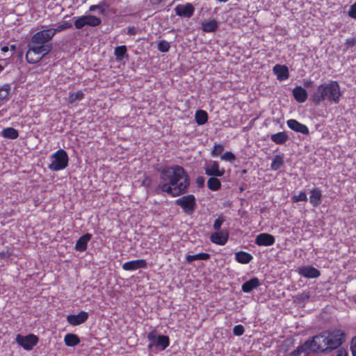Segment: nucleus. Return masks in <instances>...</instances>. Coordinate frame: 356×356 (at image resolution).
Instances as JSON below:
<instances>
[{"mask_svg": "<svg viewBox=\"0 0 356 356\" xmlns=\"http://www.w3.org/2000/svg\"><path fill=\"white\" fill-rule=\"evenodd\" d=\"M159 188L173 197L184 194L189 186V179L185 170L179 165L169 167L161 172Z\"/></svg>", "mask_w": 356, "mask_h": 356, "instance_id": "obj_1", "label": "nucleus"}, {"mask_svg": "<svg viewBox=\"0 0 356 356\" xmlns=\"http://www.w3.org/2000/svg\"><path fill=\"white\" fill-rule=\"evenodd\" d=\"M345 334L341 330H327L309 339L313 353H325L338 348L344 341Z\"/></svg>", "mask_w": 356, "mask_h": 356, "instance_id": "obj_2", "label": "nucleus"}, {"mask_svg": "<svg viewBox=\"0 0 356 356\" xmlns=\"http://www.w3.org/2000/svg\"><path fill=\"white\" fill-rule=\"evenodd\" d=\"M147 339L149 341L147 348L152 350L163 351L170 346L169 337L159 334L155 329L147 334Z\"/></svg>", "mask_w": 356, "mask_h": 356, "instance_id": "obj_3", "label": "nucleus"}, {"mask_svg": "<svg viewBox=\"0 0 356 356\" xmlns=\"http://www.w3.org/2000/svg\"><path fill=\"white\" fill-rule=\"evenodd\" d=\"M50 160L48 168L52 171H60L67 166L69 156L66 151L60 149L51 155Z\"/></svg>", "mask_w": 356, "mask_h": 356, "instance_id": "obj_4", "label": "nucleus"}, {"mask_svg": "<svg viewBox=\"0 0 356 356\" xmlns=\"http://www.w3.org/2000/svg\"><path fill=\"white\" fill-rule=\"evenodd\" d=\"M176 203L188 214L193 213L196 206L195 198L193 195L183 196L177 199Z\"/></svg>", "mask_w": 356, "mask_h": 356, "instance_id": "obj_5", "label": "nucleus"}, {"mask_svg": "<svg viewBox=\"0 0 356 356\" xmlns=\"http://www.w3.org/2000/svg\"><path fill=\"white\" fill-rule=\"evenodd\" d=\"M15 340L19 346L26 350H32L33 346H35L38 342V338L33 334H30L26 336L17 334Z\"/></svg>", "mask_w": 356, "mask_h": 356, "instance_id": "obj_6", "label": "nucleus"}, {"mask_svg": "<svg viewBox=\"0 0 356 356\" xmlns=\"http://www.w3.org/2000/svg\"><path fill=\"white\" fill-rule=\"evenodd\" d=\"M54 35L50 29L38 31L33 35L31 38L32 44H45L53 38Z\"/></svg>", "mask_w": 356, "mask_h": 356, "instance_id": "obj_7", "label": "nucleus"}, {"mask_svg": "<svg viewBox=\"0 0 356 356\" xmlns=\"http://www.w3.org/2000/svg\"><path fill=\"white\" fill-rule=\"evenodd\" d=\"M205 174L211 177H222L225 174L224 168H220L217 161H211L204 166Z\"/></svg>", "mask_w": 356, "mask_h": 356, "instance_id": "obj_8", "label": "nucleus"}, {"mask_svg": "<svg viewBox=\"0 0 356 356\" xmlns=\"http://www.w3.org/2000/svg\"><path fill=\"white\" fill-rule=\"evenodd\" d=\"M175 13L179 17L189 18L193 15L195 8L191 3L179 4L174 8Z\"/></svg>", "mask_w": 356, "mask_h": 356, "instance_id": "obj_9", "label": "nucleus"}, {"mask_svg": "<svg viewBox=\"0 0 356 356\" xmlns=\"http://www.w3.org/2000/svg\"><path fill=\"white\" fill-rule=\"evenodd\" d=\"M298 273L305 278H317L321 275L320 271L312 266H303L297 270Z\"/></svg>", "mask_w": 356, "mask_h": 356, "instance_id": "obj_10", "label": "nucleus"}, {"mask_svg": "<svg viewBox=\"0 0 356 356\" xmlns=\"http://www.w3.org/2000/svg\"><path fill=\"white\" fill-rule=\"evenodd\" d=\"M229 239V232L227 230H221L213 232L210 236V241L216 245H224Z\"/></svg>", "mask_w": 356, "mask_h": 356, "instance_id": "obj_11", "label": "nucleus"}, {"mask_svg": "<svg viewBox=\"0 0 356 356\" xmlns=\"http://www.w3.org/2000/svg\"><path fill=\"white\" fill-rule=\"evenodd\" d=\"M88 314L86 312L81 311L78 314L68 315L67 316V323L73 326L81 325L85 323L88 318Z\"/></svg>", "mask_w": 356, "mask_h": 356, "instance_id": "obj_12", "label": "nucleus"}, {"mask_svg": "<svg viewBox=\"0 0 356 356\" xmlns=\"http://www.w3.org/2000/svg\"><path fill=\"white\" fill-rule=\"evenodd\" d=\"M147 261L145 259H137L125 262L122 264V269L127 271H133L140 268H145Z\"/></svg>", "mask_w": 356, "mask_h": 356, "instance_id": "obj_13", "label": "nucleus"}, {"mask_svg": "<svg viewBox=\"0 0 356 356\" xmlns=\"http://www.w3.org/2000/svg\"><path fill=\"white\" fill-rule=\"evenodd\" d=\"M29 47V54L35 52L36 54L41 56L42 58L48 54L51 50V46L50 44H36L31 42Z\"/></svg>", "mask_w": 356, "mask_h": 356, "instance_id": "obj_14", "label": "nucleus"}, {"mask_svg": "<svg viewBox=\"0 0 356 356\" xmlns=\"http://www.w3.org/2000/svg\"><path fill=\"white\" fill-rule=\"evenodd\" d=\"M287 126L293 131L302 134L304 135H308L309 134V130L308 127L299 122L296 120L290 119L286 121Z\"/></svg>", "mask_w": 356, "mask_h": 356, "instance_id": "obj_15", "label": "nucleus"}, {"mask_svg": "<svg viewBox=\"0 0 356 356\" xmlns=\"http://www.w3.org/2000/svg\"><path fill=\"white\" fill-rule=\"evenodd\" d=\"M275 237L267 233H261L257 236L255 243L259 246H270L275 243Z\"/></svg>", "mask_w": 356, "mask_h": 356, "instance_id": "obj_16", "label": "nucleus"}, {"mask_svg": "<svg viewBox=\"0 0 356 356\" xmlns=\"http://www.w3.org/2000/svg\"><path fill=\"white\" fill-rule=\"evenodd\" d=\"M273 71L276 75L277 79L280 81H284L289 76L288 67L284 65H275L273 68Z\"/></svg>", "mask_w": 356, "mask_h": 356, "instance_id": "obj_17", "label": "nucleus"}, {"mask_svg": "<svg viewBox=\"0 0 356 356\" xmlns=\"http://www.w3.org/2000/svg\"><path fill=\"white\" fill-rule=\"evenodd\" d=\"M322 191L316 187L313 188L309 192V202L314 207H318L321 203Z\"/></svg>", "mask_w": 356, "mask_h": 356, "instance_id": "obj_18", "label": "nucleus"}, {"mask_svg": "<svg viewBox=\"0 0 356 356\" xmlns=\"http://www.w3.org/2000/svg\"><path fill=\"white\" fill-rule=\"evenodd\" d=\"M91 238L92 234L89 233L83 234L76 241L74 249L79 252H84L86 250L88 243L90 241Z\"/></svg>", "mask_w": 356, "mask_h": 356, "instance_id": "obj_19", "label": "nucleus"}, {"mask_svg": "<svg viewBox=\"0 0 356 356\" xmlns=\"http://www.w3.org/2000/svg\"><path fill=\"white\" fill-rule=\"evenodd\" d=\"M261 285V282L257 277H252L245 282L241 286V290L244 293H250Z\"/></svg>", "mask_w": 356, "mask_h": 356, "instance_id": "obj_20", "label": "nucleus"}, {"mask_svg": "<svg viewBox=\"0 0 356 356\" xmlns=\"http://www.w3.org/2000/svg\"><path fill=\"white\" fill-rule=\"evenodd\" d=\"M311 352H312V347L308 339L303 344L299 346L295 350L290 353L289 356H300L302 353L308 354Z\"/></svg>", "mask_w": 356, "mask_h": 356, "instance_id": "obj_21", "label": "nucleus"}, {"mask_svg": "<svg viewBox=\"0 0 356 356\" xmlns=\"http://www.w3.org/2000/svg\"><path fill=\"white\" fill-rule=\"evenodd\" d=\"M253 259V257L251 254L240 251L235 253V259L240 264H247L251 261Z\"/></svg>", "mask_w": 356, "mask_h": 356, "instance_id": "obj_22", "label": "nucleus"}, {"mask_svg": "<svg viewBox=\"0 0 356 356\" xmlns=\"http://www.w3.org/2000/svg\"><path fill=\"white\" fill-rule=\"evenodd\" d=\"M288 139L289 136L284 131L278 132L270 136V140L277 145H283Z\"/></svg>", "mask_w": 356, "mask_h": 356, "instance_id": "obj_23", "label": "nucleus"}, {"mask_svg": "<svg viewBox=\"0 0 356 356\" xmlns=\"http://www.w3.org/2000/svg\"><path fill=\"white\" fill-rule=\"evenodd\" d=\"M217 29L218 23L215 19L204 21L202 22V30L205 33L214 32Z\"/></svg>", "mask_w": 356, "mask_h": 356, "instance_id": "obj_24", "label": "nucleus"}, {"mask_svg": "<svg viewBox=\"0 0 356 356\" xmlns=\"http://www.w3.org/2000/svg\"><path fill=\"white\" fill-rule=\"evenodd\" d=\"M64 342L66 346L74 347L80 343V339L76 334L69 333L65 335Z\"/></svg>", "mask_w": 356, "mask_h": 356, "instance_id": "obj_25", "label": "nucleus"}, {"mask_svg": "<svg viewBox=\"0 0 356 356\" xmlns=\"http://www.w3.org/2000/svg\"><path fill=\"white\" fill-rule=\"evenodd\" d=\"M1 135L5 138L14 140L17 138L19 136V133L15 128L8 127L1 131Z\"/></svg>", "mask_w": 356, "mask_h": 356, "instance_id": "obj_26", "label": "nucleus"}, {"mask_svg": "<svg viewBox=\"0 0 356 356\" xmlns=\"http://www.w3.org/2000/svg\"><path fill=\"white\" fill-rule=\"evenodd\" d=\"M195 120L198 125H203L208 120V114L204 110H197L195 114Z\"/></svg>", "mask_w": 356, "mask_h": 356, "instance_id": "obj_27", "label": "nucleus"}, {"mask_svg": "<svg viewBox=\"0 0 356 356\" xmlns=\"http://www.w3.org/2000/svg\"><path fill=\"white\" fill-rule=\"evenodd\" d=\"M210 258V254L208 253H198L196 254H188L186 257V260L188 263H192L196 260H208Z\"/></svg>", "mask_w": 356, "mask_h": 356, "instance_id": "obj_28", "label": "nucleus"}, {"mask_svg": "<svg viewBox=\"0 0 356 356\" xmlns=\"http://www.w3.org/2000/svg\"><path fill=\"white\" fill-rule=\"evenodd\" d=\"M284 164V155L277 154L275 155L272 161L270 164V168L273 170H277L280 169Z\"/></svg>", "mask_w": 356, "mask_h": 356, "instance_id": "obj_29", "label": "nucleus"}, {"mask_svg": "<svg viewBox=\"0 0 356 356\" xmlns=\"http://www.w3.org/2000/svg\"><path fill=\"white\" fill-rule=\"evenodd\" d=\"M217 177H211L207 181V186L212 191H218L221 188V182Z\"/></svg>", "mask_w": 356, "mask_h": 356, "instance_id": "obj_30", "label": "nucleus"}, {"mask_svg": "<svg viewBox=\"0 0 356 356\" xmlns=\"http://www.w3.org/2000/svg\"><path fill=\"white\" fill-rule=\"evenodd\" d=\"M326 92V99L338 102L341 95V90H323Z\"/></svg>", "mask_w": 356, "mask_h": 356, "instance_id": "obj_31", "label": "nucleus"}, {"mask_svg": "<svg viewBox=\"0 0 356 356\" xmlns=\"http://www.w3.org/2000/svg\"><path fill=\"white\" fill-rule=\"evenodd\" d=\"M312 99L316 104H318L321 101L326 99V92L323 90H314L312 95Z\"/></svg>", "mask_w": 356, "mask_h": 356, "instance_id": "obj_32", "label": "nucleus"}, {"mask_svg": "<svg viewBox=\"0 0 356 356\" xmlns=\"http://www.w3.org/2000/svg\"><path fill=\"white\" fill-rule=\"evenodd\" d=\"M295 99L300 102L303 103L307 98V90H292Z\"/></svg>", "mask_w": 356, "mask_h": 356, "instance_id": "obj_33", "label": "nucleus"}, {"mask_svg": "<svg viewBox=\"0 0 356 356\" xmlns=\"http://www.w3.org/2000/svg\"><path fill=\"white\" fill-rule=\"evenodd\" d=\"M72 27V24L71 22H63L62 24H59L58 26H56V28H50V30L53 34V35L54 36L56 35V33H59V32H61L64 30H66L67 29H70Z\"/></svg>", "mask_w": 356, "mask_h": 356, "instance_id": "obj_34", "label": "nucleus"}, {"mask_svg": "<svg viewBox=\"0 0 356 356\" xmlns=\"http://www.w3.org/2000/svg\"><path fill=\"white\" fill-rule=\"evenodd\" d=\"M83 97V94L81 90H77L75 92H70L69 96L67 97V102L69 104H73L76 101H80L82 99Z\"/></svg>", "mask_w": 356, "mask_h": 356, "instance_id": "obj_35", "label": "nucleus"}, {"mask_svg": "<svg viewBox=\"0 0 356 356\" xmlns=\"http://www.w3.org/2000/svg\"><path fill=\"white\" fill-rule=\"evenodd\" d=\"M86 17L87 25H88L90 26H92V27L97 26L102 22L100 18H99L95 15H86Z\"/></svg>", "mask_w": 356, "mask_h": 356, "instance_id": "obj_36", "label": "nucleus"}, {"mask_svg": "<svg viewBox=\"0 0 356 356\" xmlns=\"http://www.w3.org/2000/svg\"><path fill=\"white\" fill-rule=\"evenodd\" d=\"M32 54H29V49H28L26 54V59L28 63H36L39 62L42 57L41 56H39V54H36L35 52H31Z\"/></svg>", "mask_w": 356, "mask_h": 356, "instance_id": "obj_37", "label": "nucleus"}, {"mask_svg": "<svg viewBox=\"0 0 356 356\" xmlns=\"http://www.w3.org/2000/svg\"><path fill=\"white\" fill-rule=\"evenodd\" d=\"M127 48L125 45L118 46L115 49V55L118 60H122L125 56Z\"/></svg>", "mask_w": 356, "mask_h": 356, "instance_id": "obj_38", "label": "nucleus"}, {"mask_svg": "<svg viewBox=\"0 0 356 356\" xmlns=\"http://www.w3.org/2000/svg\"><path fill=\"white\" fill-rule=\"evenodd\" d=\"M308 200L307 194L304 191H300L298 195H293L291 197V202L296 203L298 202H307Z\"/></svg>", "mask_w": 356, "mask_h": 356, "instance_id": "obj_39", "label": "nucleus"}, {"mask_svg": "<svg viewBox=\"0 0 356 356\" xmlns=\"http://www.w3.org/2000/svg\"><path fill=\"white\" fill-rule=\"evenodd\" d=\"M74 26L76 29H82L83 26H85L86 25H87V22H86V15H83V16H81L79 17H78L75 21H74Z\"/></svg>", "mask_w": 356, "mask_h": 356, "instance_id": "obj_40", "label": "nucleus"}, {"mask_svg": "<svg viewBox=\"0 0 356 356\" xmlns=\"http://www.w3.org/2000/svg\"><path fill=\"white\" fill-rule=\"evenodd\" d=\"M221 159L226 161H229L230 163H233L236 160V156L232 152H226L224 154L221 156Z\"/></svg>", "mask_w": 356, "mask_h": 356, "instance_id": "obj_41", "label": "nucleus"}, {"mask_svg": "<svg viewBox=\"0 0 356 356\" xmlns=\"http://www.w3.org/2000/svg\"><path fill=\"white\" fill-rule=\"evenodd\" d=\"M224 150L223 145L220 144H215L213 148V150L211 151V155L213 156H217L220 155Z\"/></svg>", "mask_w": 356, "mask_h": 356, "instance_id": "obj_42", "label": "nucleus"}, {"mask_svg": "<svg viewBox=\"0 0 356 356\" xmlns=\"http://www.w3.org/2000/svg\"><path fill=\"white\" fill-rule=\"evenodd\" d=\"M158 49L161 52H167L169 51L170 44L167 41L162 40L159 43Z\"/></svg>", "mask_w": 356, "mask_h": 356, "instance_id": "obj_43", "label": "nucleus"}, {"mask_svg": "<svg viewBox=\"0 0 356 356\" xmlns=\"http://www.w3.org/2000/svg\"><path fill=\"white\" fill-rule=\"evenodd\" d=\"M245 332V328L242 325H235L233 328V333L236 336H241Z\"/></svg>", "mask_w": 356, "mask_h": 356, "instance_id": "obj_44", "label": "nucleus"}, {"mask_svg": "<svg viewBox=\"0 0 356 356\" xmlns=\"http://www.w3.org/2000/svg\"><path fill=\"white\" fill-rule=\"evenodd\" d=\"M99 8L98 10L101 14H104L106 11V9L109 7V4L106 0H103L97 4Z\"/></svg>", "mask_w": 356, "mask_h": 356, "instance_id": "obj_45", "label": "nucleus"}, {"mask_svg": "<svg viewBox=\"0 0 356 356\" xmlns=\"http://www.w3.org/2000/svg\"><path fill=\"white\" fill-rule=\"evenodd\" d=\"M224 222L223 218L219 217L217 219L215 220L213 227L216 231H220L221 226L222 223Z\"/></svg>", "mask_w": 356, "mask_h": 356, "instance_id": "obj_46", "label": "nucleus"}, {"mask_svg": "<svg viewBox=\"0 0 356 356\" xmlns=\"http://www.w3.org/2000/svg\"><path fill=\"white\" fill-rule=\"evenodd\" d=\"M339 83L337 81H332L330 85H321L318 89H338Z\"/></svg>", "mask_w": 356, "mask_h": 356, "instance_id": "obj_47", "label": "nucleus"}, {"mask_svg": "<svg viewBox=\"0 0 356 356\" xmlns=\"http://www.w3.org/2000/svg\"><path fill=\"white\" fill-rule=\"evenodd\" d=\"M348 15L350 17L356 19V1L350 6Z\"/></svg>", "mask_w": 356, "mask_h": 356, "instance_id": "obj_48", "label": "nucleus"}, {"mask_svg": "<svg viewBox=\"0 0 356 356\" xmlns=\"http://www.w3.org/2000/svg\"><path fill=\"white\" fill-rule=\"evenodd\" d=\"M350 350L353 356H356V336L354 337L350 343Z\"/></svg>", "mask_w": 356, "mask_h": 356, "instance_id": "obj_49", "label": "nucleus"}, {"mask_svg": "<svg viewBox=\"0 0 356 356\" xmlns=\"http://www.w3.org/2000/svg\"><path fill=\"white\" fill-rule=\"evenodd\" d=\"M356 44V39L355 38H349L346 40V44L348 47H353Z\"/></svg>", "mask_w": 356, "mask_h": 356, "instance_id": "obj_50", "label": "nucleus"}, {"mask_svg": "<svg viewBox=\"0 0 356 356\" xmlns=\"http://www.w3.org/2000/svg\"><path fill=\"white\" fill-rule=\"evenodd\" d=\"M196 183L199 188H202L204 185V178L203 177H198L196 179Z\"/></svg>", "mask_w": 356, "mask_h": 356, "instance_id": "obj_51", "label": "nucleus"}, {"mask_svg": "<svg viewBox=\"0 0 356 356\" xmlns=\"http://www.w3.org/2000/svg\"><path fill=\"white\" fill-rule=\"evenodd\" d=\"M136 33V29L134 26H129L127 29V34L129 35H134Z\"/></svg>", "mask_w": 356, "mask_h": 356, "instance_id": "obj_52", "label": "nucleus"}, {"mask_svg": "<svg viewBox=\"0 0 356 356\" xmlns=\"http://www.w3.org/2000/svg\"><path fill=\"white\" fill-rule=\"evenodd\" d=\"M303 82H304L303 86L306 88H310L313 85V81L309 79H304Z\"/></svg>", "mask_w": 356, "mask_h": 356, "instance_id": "obj_53", "label": "nucleus"}, {"mask_svg": "<svg viewBox=\"0 0 356 356\" xmlns=\"http://www.w3.org/2000/svg\"><path fill=\"white\" fill-rule=\"evenodd\" d=\"M336 356H348V353L346 350L341 348L337 351V355Z\"/></svg>", "mask_w": 356, "mask_h": 356, "instance_id": "obj_54", "label": "nucleus"}, {"mask_svg": "<svg viewBox=\"0 0 356 356\" xmlns=\"http://www.w3.org/2000/svg\"><path fill=\"white\" fill-rule=\"evenodd\" d=\"M10 254L8 252H0V259H6V258H8L10 257Z\"/></svg>", "mask_w": 356, "mask_h": 356, "instance_id": "obj_55", "label": "nucleus"}, {"mask_svg": "<svg viewBox=\"0 0 356 356\" xmlns=\"http://www.w3.org/2000/svg\"><path fill=\"white\" fill-rule=\"evenodd\" d=\"M98 5H92L89 8L90 11H95L96 10H98Z\"/></svg>", "mask_w": 356, "mask_h": 356, "instance_id": "obj_56", "label": "nucleus"}, {"mask_svg": "<svg viewBox=\"0 0 356 356\" xmlns=\"http://www.w3.org/2000/svg\"><path fill=\"white\" fill-rule=\"evenodd\" d=\"M8 50H9V47L8 46H3L1 48V51L3 53L7 52V51H8Z\"/></svg>", "mask_w": 356, "mask_h": 356, "instance_id": "obj_57", "label": "nucleus"}, {"mask_svg": "<svg viewBox=\"0 0 356 356\" xmlns=\"http://www.w3.org/2000/svg\"><path fill=\"white\" fill-rule=\"evenodd\" d=\"M16 45L15 44H11L10 45V49L13 51H16Z\"/></svg>", "mask_w": 356, "mask_h": 356, "instance_id": "obj_58", "label": "nucleus"}, {"mask_svg": "<svg viewBox=\"0 0 356 356\" xmlns=\"http://www.w3.org/2000/svg\"><path fill=\"white\" fill-rule=\"evenodd\" d=\"M0 89H1V90H3V89H9V88H8V85H6V86H4L1 87V88H0Z\"/></svg>", "mask_w": 356, "mask_h": 356, "instance_id": "obj_59", "label": "nucleus"}, {"mask_svg": "<svg viewBox=\"0 0 356 356\" xmlns=\"http://www.w3.org/2000/svg\"><path fill=\"white\" fill-rule=\"evenodd\" d=\"M217 1L219 2L225 3V2L228 1L229 0H217Z\"/></svg>", "mask_w": 356, "mask_h": 356, "instance_id": "obj_60", "label": "nucleus"}, {"mask_svg": "<svg viewBox=\"0 0 356 356\" xmlns=\"http://www.w3.org/2000/svg\"><path fill=\"white\" fill-rule=\"evenodd\" d=\"M302 296H303V298H302L303 299H305V298L308 299L309 298V296L308 295H302Z\"/></svg>", "mask_w": 356, "mask_h": 356, "instance_id": "obj_61", "label": "nucleus"}, {"mask_svg": "<svg viewBox=\"0 0 356 356\" xmlns=\"http://www.w3.org/2000/svg\"><path fill=\"white\" fill-rule=\"evenodd\" d=\"M294 89L299 90V89H303V88L302 86H296Z\"/></svg>", "mask_w": 356, "mask_h": 356, "instance_id": "obj_62", "label": "nucleus"}, {"mask_svg": "<svg viewBox=\"0 0 356 356\" xmlns=\"http://www.w3.org/2000/svg\"><path fill=\"white\" fill-rule=\"evenodd\" d=\"M3 70V67H2V65L0 64V72L2 71Z\"/></svg>", "mask_w": 356, "mask_h": 356, "instance_id": "obj_63", "label": "nucleus"}, {"mask_svg": "<svg viewBox=\"0 0 356 356\" xmlns=\"http://www.w3.org/2000/svg\"><path fill=\"white\" fill-rule=\"evenodd\" d=\"M162 1V0H157V1H158V2H160V1Z\"/></svg>", "mask_w": 356, "mask_h": 356, "instance_id": "obj_64", "label": "nucleus"}]
</instances>
